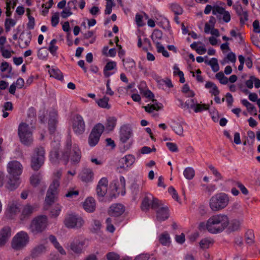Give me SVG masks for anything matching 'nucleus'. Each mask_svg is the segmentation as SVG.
Here are the masks:
<instances>
[{"instance_id": "6", "label": "nucleus", "mask_w": 260, "mask_h": 260, "mask_svg": "<svg viewBox=\"0 0 260 260\" xmlns=\"http://www.w3.org/2000/svg\"><path fill=\"white\" fill-rule=\"evenodd\" d=\"M28 234L25 231L18 232L12 238L11 245L13 249L20 251L24 249L29 242Z\"/></svg>"}, {"instance_id": "12", "label": "nucleus", "mask_w": 260, "mask_h": 260, "mask_svg": "<svg viewBox=\"0 0 260 260\" xmlns=\"http://www.w3.org/2000/svg\"><path fill=\"white\" fill-rule=\"evenodd\" d=\"M88 244V239L80 236L75 238L68 245V247L74 253L80 254L83 252L84 247L87 246Z\"/></svg>"}, {"instance_id": "51", "label": "nucleus", "mask_w": 260, "mask_h": 260, "mask_svg": "<svg viewBox=\"0 0 260 260\" xmlns=\"http://www.w3.org/2000/svg\"><path fill=\"white\" fill-rule=\"evenodd\" d=\"M155 44L157 52L161 53L164 57H169L170 56L169 53L161 43L157 42Z\"/></svg>"}, {"instance_id": "1", "label": "nucleus", "mask_w": 260, "mask_h": 260, "mask_svg": "<svg viewBox=\"0 0 260 260\" xmlns=\"http://www.w3.org/2000/svg\"><path fill=\"white\" fill-rule=\"evenodd\" d=\"M59 145V139L56 141L51 143L52 149L50 154V159L52 162H55L58 159H62L68 161L71 160L72 164L78 163L81 157V152L78 146L74 144L72 145L71 140L67 141L65 150L62 152V155L60 156L57 152V149Z\"/></svg>"}, {"instance_id": "41", "label": "nucleus", "mask_w": 260, "mask_h": 260, "mask_svg": "<svg viewBox=\"0 0 260 260\" xmlns=\"http://www.w3.org/2000/svg\"><path fill=\"white\" fill-rule=\"evenodd\" d=\"M100 137L94 135L90 132L88 139V143L90 147H94L98 144L99 142Z\"/></svg>"}, {"instance_id": "61", "label": "nucleus", "mask_w": 260, "mask_h": 260, "mask_svg": "<svg viewBox=\"0 0 260 260\" xmlns=\"http://www.w3.org/2000/svg\"><path fill=\"white\" fill-rule=\"evenodd\" d=\"M234 184L240 189V191L244 195L247 196L248 194V190L241 182L235 181L234 182Z\"/></svg>"}, {"instance_id": "18", "label": "nucleus", "mask_w": 260, "mask_h": 260, "mask_svg": "<svg viewBox=\"0 0 260 260\" xmlns=\"http://www.w3.org/2000/svg\"><path fill=\"white\" fill-rule=\"evenodd\" d=\"M117 118L115 116H107L104 123L105 132L109 133L112 132L116 126Z\"/></svg>"}, {"instance_id": "34", "label": "nucleus", "mask_w": 260, "mask_h": 260, "mask_svg": "<svg viewBox=\"0 0 260 260\" xmlns=\"http://www.w3.org/2000/svg\"><path fill=\"white\" fill-rule=\"evenodd\" d=\"M104 131H105L104 124L101 123H98L93 126L91 133L101 137Z\"/></svg>"}, {"instance_id": "35", "label": "nucleus", "mask_w": 260, "mask_h": 260, "mask_svg": "<svg viewBox=\"0 0 260 260\" xmlns=\"http://www.w3.org/2000/svg\"><path fill=\"white\" fill-rule=\"evenodd\" d=\"M109 98L107 96H104L103 98L96 100L98 105L102 108L109 109L111 107L109 104Z\"/></svg>"}, {"instance_id": "42", "label": "nucleus", "mask_w": 260, "mask_h": 260, "mask_svg": "<svg viewBox=\"0 0 260 260\" xmlns=\"http://www.w3.org/2000/svg\"><path fill=\"white\" fill-rule=\"evenodd\" d=\"M236 61V57L235 54L231 51L225 57L224 59L221 62V64L224 65L226 63L231 62L233 63H235Z\"/></svg>"}, {"instance_id": "60", "label": "nucleus", "mask_w": 260, "mask_h": 260, "mask_svg": "<svg viewBox=\"0 0 260 260\" xmlns=\"http://www.w3.org/2000/svg\"><path fill=\"white\" fill-rule=\"evenodd\" d=\"M106 224L107 231L112 233H113L115 231V228L112 224V220L111 218H108L106 219Z\"/></svg>"}, {"instance_id": "21", "label": "nucleus", "mask_w": 260, "mask_h": 260, "mask_svg": "<svg viewBox=\"0 0 260 260\" xmlns=\"http://www.w3.org/2000/svg\"><path fill=\"white\" fill-rule=\"evenodd\" d=\"M185 123L184 121L173 120L171 121L170 126L173 131L178 135L183 136V125Z\"/></svg>"}, {"instance_id": "7", "label": "nucleus", "mask_w": 260, "mask_h": 260, "mask_svg": "<svg viewBox=\"0 0 260 260\" xmlns=\"http://www.w3.org/2000/svg\"><path fill=\"white\" fill-rule=\"evenodd\" d=\"M47 225V217L46 215H39L31 220L28 229L33 234H37L44 231Z\"/></svg>"}, {"instance_id": "29", "label": "nucleus", "mask_w": 260, "mask_h": 260, "mask_svg": "<svg viewBox=\"0 0 260 260\" xmlns=\"http://www.w3.org/2000/svg\"><path fill=\"white\" fill-rule=\"evenodd\" d=\"M62 207L59 204H56L51 209L50 216L51 218H57L60 214Z\"/></svg>"}, {"instance_id": "8", "label": "nucleus", "mask_w": 260, "mask_h": 260, "mask_svg": "<svg viewBox=\"0 0 260 260\" xmlns=\"http://www.w3.org/2000/svg\"><path fill=\"white\" fill-rule=\"evenodd\" d=\"M63 223L68 229H79L84 225L85 221L80 215L71 213L66 216Z\"/></svg>"}, {"instance_id": "52", "label": "nucleus", "mask_w": 260, "mask_h": 260, "mask_svg": "<svg viewBox=\"0 0 260 260\" xmlns=\"http://www.w3.org/2000/svg\"><path fill=\"white\" fill-rule=\"evenodd\" d=\"M182 92L185 96L187 97H193L194 95V92L191 90L187 84H184L182 88Z\"/></svg>"}, {"instance_id": "36", "label": "nucleus", "mask_w": 260, "mask_h": 260, "mask_svg": "<svg viewBox=\"0 0 260 260\" xmlns=\"http://www.w3.org/2000/svg\"><path fill=\"white\" fill-rule=\"evenodd\" d=\"M205 62L211 67L214 72H217L219 70V66L217 58H212L210 60H206Z\"/></svg>"}, {"instance_id": "16", "label": "nucleus", "mask_w": 260, "mask_h": 260, "mask_svg": "<svg viewBox=\"0 0 260 260\" xmlns=\"http://www.w3.org/2000/svg\"><path fill=\"white\" fill-rule=\"evenodd\" d=\"M1 76L3 78H10L13 76L12 68L6 61L2 62L0 66Z\"/></svg>"}, {"instance_id": "24", "label": "nucleus", "mask_w": 260, "mask_h": 260, "mask_svg": "<svg viewBox=\"0 0 260 260\" xmlns=\"http://www.w3.org/2000/svg\"><path fill=\"white\" fill-rule=\"evenodd\" d=\"M84 210L87 212H93L95 209V201L92 197L87 198L83 204Z\"/></svg>"}, {"instance_id": "37", "label": "nucleus", "mask_w": 260, "mask_h": 260, "mask_svg": "<svg viewBox=\"0 0 260 260\" xmlns=\"http://www.w3.org/2000/svg\"><path fill=\"white\" fill-rule=\"evenodd\" d=\"M56 116L57 114L55 112H53L52 115H50V119L49 120V129L51 133L54 131L55 129V124L56 123Z\"/></svg>"}, {"instance_id": "30", "label": "nucleus", "mask_w": 260, "mask_h": 260, "mask_svg": "<svg viewBox=\"0 0 260 260\" xmlns=\"http://www.w3.org/2000/svg\"><path fill=\"white\" fill-rule=\"evenodd\" d=\"M205 88L209 89V92L214 96L219 94V90L217 86L212 82H207L205 84Z\"/></svg>"}, {"instance_id": "40", "label": "nucleus", "mask_w": 260, "mask_h": 260, "mask_svg": "<svg viewBox=\"0 0 260 260\" xmlns=\"http://www.w3.org/2000/svg\"><path fill=\"white\" fill-rule=\"evenodd\" d=\"M50 77L61 80L63 79V76L61 71L57 68H52L49 70Z\"/></svg>"}, {"instance_id": "43", "label": "nucleus", "mask_w": 260, "mask_h": 260, "mask_svg": "<svg viewBox=\"0 0 260 260\" xmlns=\"http://www.w3.org/2000/svg\"><path fill=\"white\" fill-rule=\"evenodd\" d=\"M193 106V110L196 113L201 112L209 109V106L205 104H198L196 102Z\"/></svg>"}, {"instance_id": "46", "label": "nucleus", "mask_w": 260, "mask_h": 260, "mask_svg": "<svg viewBox=\"0 0 260 260\" xmlns=\"http://www.w3.org/2000/svg\"><path fill=\"white\" fill-rule=\"evenodd\" d=\"M195 175L194 169L191 167L186 168L183 171L184 177L188 180L192 179Z\"/></svg>"}, {"instance_id": "55", "label": "nucleus", "mask_w": 260, "mask_h": 260, "mask_svg": "<svg viewBox=\"0 0 260 260\" xmlns=\"http://www.w3.org/2000/svg\"><path fill=\"white\" fill-rule=\"evenodd\" d=\"M196 101L194 99H188L184 104L180 105V107L184 109H193V106L192 105H194Z\"/></svg>"}, {"instance_id": "15", "label": "nucleus", "mask_w": 260, "mask_h": 260, "mask_svg": "<svg viewBox=\"0 0 260 260\" xmlns=\"http://www.w3.org/2000/svg\"><path fill=\"white\" fill-rule=\"evenodd\" d=\"M19 211V205L17 201H13L9 203L6 211L7 216L9 218H14Z\"/></svg>"}, {"instance_id": "57", "label": "nucleus", "mask_w": 260, "mask_h": 260, "mask_svg": "<svg viewBox=\"0 0 260 260\" xmlns=\"http://www.w3.org/2000/svg\"><path fill=\"white\" fill-rule=\"evenodd\" d=\"M60 182L59 180H53L48 190L58 193L57 189L59 186Z\"/></svg>"}, {"instance_id": "33", "label": "nucleus", "mask_w": 260, "mask_h": 260, "mask_svg": "<svg viewBox=\"0 0 260 260\" xmlns=\"http://www.w3.org/2000/svg\"><path fill=\"white\" fill-rule=\"evenodd\" d=\"M162 104L161 103H157L156 101H153V104L151 105H148L145 106V111L151 113L154 111H158L162 108Z\"/></svg>"}, {"instance_id": "54", "label": "nucleus", "mask_w": 260, "mask_h": 260, "mask_svg": "<svg viewBox=\"0 0 260 260\" xmlns=\"http://www.w3.org/2000/svg\"><path fill=\"white\" fill-rule=\"evenodd\" d=\"M56 42L57 40L56 39H53L50 41L49 45L48 50L53 55H55L56 52L58 49V47L55 45Z\"/></svg>"}, {"instance_id": "13", "label": "nucleus", "mask_w": 260, "mask_h": 260, "mask_svg": "<svg viewBox=\"0 0 260 260\" xmlns=\"http://www.w3.org/2000/svg\"><path fill=\"white\" fill-rule=\"evenodd\" d=\"M72 128L77 135H80L84 133L85 124L81 116L77 115L74 118L72 122Z\"/></svg>"}, {"instance_id": "14", "label": "nucleus", "mask_w": 260, "mask_h": 260, "mask_svg": "<svg viewBox=\"0 0 260 260\" xmlns=\"http://www.w3.org/2000/svg\"><path fill=\"white\" fill-rule=\"evenodd\" d=\"M156 210V218L158 221H164L169 216L168 207L161 201V205L157 207Z\"/></svg>"}, {"instance_id": "17", "label": "nucleus", "mask_w": 260, "mask_h": 260, "mask_svg": "<svg viewBox=\"0 0 260 260\" xmlns=\"http://www.w3.org/2000/svg\"><path fill=\"white\" fill-rule=\"evenodd\" d=\"M108 180L106 177L101 178L98 182L96 192L99 197H103L107 191Z\"/></svg>"}, {"instance_id": "49", "label": "nucleus", "mask_w": 260, "mask_h": 260, "mask_svg": "<svg viewBox=\"0 0 260 260\" xmlns=\"http://www.w3.org/2000/svg\"><path fill=\"white\" fill-rule=\"evenodd\" d=\"M158 84L159 87L162 88H164V86L169 88L173 87L172 81L169 78L160 79L158 81Z\"/></svg>"}, {"instance_id": "45", "label": "nucleus", "mask_w": 260, "mask_h": 260, "mask_svg": "<svg viewBox=\"0 0 260 260\" xmlns=\"http://www.w3.org/2000/svg\"><path fill=\"white\" fill-rule=\"evenodd\" d=\"M241 103L243 105L245 106L247 108V110L251 114H256V110L255 108L254 107V106L249 103L247 100L246 99H243L241 100Z\"/></svg>"}, {"instance_id": "9", "label": "nucleus", "mask_w": 260, "mask_h": 260, "mask_svg": "<svg viewBox=\"0 0 260 260\" xmlns=\"http://www.w3.org/2000/svg\"><path fill=\"white\" fill-rule=\"evenodd\" d=\"M45 160V150L43 148L36 149L31 156L30 166L35 171L39 170L44 164Z\"/></svg>"}, {"instance_id": "20", "label": "nucleus", "mask_w": 260, "mask_h": 260, "mask_svg": "<svg viewBox=\"0 0 260 260\" xmlns=\"http://www.w3.org/2000/svg\"><path fill=\"white\" fill-rule=\"evenodd\" d=\"M37 210L36 208L34 206L27 204L24 206L21 211L20 216V219L23 221L28 218L34 212Z\"/></svg>"}, {"instance_id": "56", "label": "nucleus", "mask_w": 260, "mask_h": 260, "mask_svg": "<svg viewBox=\"0 0 260 260\" xmlns=\"http://www.w3.org/2000/svg\"><path fill=\"white\" fill-rule=\"evenodd\" d=\"M48 55V50L45 47L41 48L38 51V57L40 59H46Z\"/></svg>"}, {"instance_id": "32", "label": "nucleus", "mask_w": 260, "mask_h": 260, "mask_svg": "<svg viewBox=\"0 0 260 260\" xmlns=\"http://www.w3.org/2000/svg\"><path fill=\"white\" fill-rule=\"evenodd\" d=\"M200 42H193L190 45V47L196 51L200 55L205 54L206 51V48L204 45H199Z\"/></svg>"}, {"instance_id": "2", "label": "nucleus", "mask_w": 260, "mask_h": 260, "mask_svg": "<svg viewBox=\"0 0 260 260\" xmlns=\"http://www.w3.org/2000/svg\"><path fill=\"white\" fill-rule=\"evenodd\" d=\"M229 225V217L223 213L215 214L210 216L206 223L200 224V229H206L210 233L219 234L228 228Z\"/></svg>"}, {"instance_id": "27", "label": "nucleus", "mask_w": 260, "mask_h": 260, "mask_svg": "<svg viewBox=\"0 0 260 260\" xmlns=\"http://www.w3.org/2000/svg\"><path fill=\"white\" fill-rule=\"evenodd\" d=\"M116 63L114 61L108 62L104 69V74L106 77H109L114 74V72H111L116 69Z\"/></svg>"}, {"instance_id": "62", "label": "nucleus", "mask_w": 260, "mask_h": 260, "mask_svg": "<svg viewBox=\"0 0 260 260\" xmlns=\"http://www.w3.org/2000/svg\"><path fill=\"white\" fill-rule=\"evenodd\" d=\"M106 6L105 13L106 14H110L112 12V7L113 6V0H106Z\"/></svg>"}, {"instance_id": "39", "label": "nucleus", "mask_w": 260, "mask_h": 260, "mask_svg": "<svg viewBox=\"0 0 260 260\" xmlns=\"http://www.w3.org/2000/svg\"><path fill=\"white\" fill-rule=\"evenodd\" d=\"M159 240L160 243L164 246H169L171 243V238L168 233H163L159 237Z\"/></svg>"}, {"instance_id": "31", "label": "nucleus", "mask_w": 260, "mask_h": 260, "mask_svg": "<svg viewBox=\"0 0 260 260\" xmlns=\"http://www.w3.org/2000/svg\"><path fill=\"white\" fill-rule=\"evenodd\" d=\"M213 240L209 238H205L202 239L199 242L200 247L202 249L209 248L212 246Z\"/></svg>"}, {"instance_id": "50", "label": "nucleus", "mask_w": 260, "mask_h": 260, "mask_svg": "<svg viewBox=\"0 0 260 260\" xmlns=\"http://www.w3.org/2000/svg\"><path fill=\"white\" fill-rule=\"evenodd\" d=\"M42 179V176L40 173L33 174L30 178V183L34 186H37Z\"/></svg>"}, {"instance_id": "4", "label": "nucleus", "mask_w": 260, "mask_h": 260, "mask_svg": "<svg viewBox=\"0 0 260 260\" xmlns=\"http://www.w3.org/2000/svg\"><path fill=\"white\" fill-rule=\"evenodd\" d=\"M35 129L32 123L21 122L18 127V135L20 142L25 145H30L34 140L32 133Z\"/></svg>"}, {"instance_id": "48", "label": "nucleus", "mask_w": 260, "mask_h": 260, "mask_svg": "<svg viewBox=\"0 0 260 260\" xmlns=\"http://www.w3.org/2000/svg\"><path fill=\"white\" fill-rule=\"evenodd\" d=\"M125 179L123 176H120L119 178V180L118 181V186L115 187V190L118 193H119L120 192L118 191L119 189H121V195L123 196L125 194V191H123V190L125 188Z\"/></svg>"}, {"instance_id": "25", "label": "nucleus", "mask_w": 260, "mask_h": 260, "mask_svg": "<svg viewBox=\"0 0 260 260\" xmlns=\"http://www.w3.org/2000/svg\"><path fill=\"white\" fill-rule=\"evenodd\" d=\"M49 241L53 245L54 248L56 249L57 252L62 255H66L67 254L66 251L63 247L57 241L56 237L53 235H50L48 238Z\"/></svg>"}, {"instance_id": "5", "label": "nucleus", "mask_w": 260, "mask_h": 260, "mask_svg": "<svg viewBox=\"0 0 260 260\" xmlns=\"http://www.w3.org/2000/svg\"><path fill=\"white\" fill-rule=\"evenodd\" d=\"M230 203V197L224 192H220L213 196L209 202V206L213 211H219L226 208Z\"/></svg>"}, {"instance_id": "64", "label": "nucleus", "mask_w": 260, "mask_h": 260, "mask_svg": "<svg viewBox=\"0 0 260 260\" xmlns=\"http://www.w3.org/2000/svg\"><path fill=\"white\" fill-rule=\"evenodd\" d=\"M108 260H119L120 259L119 255L114 252H110L106 255Z\"/></svg>"}, {"instance_id": "59", "label": "nucleus", "mask_w": 260, "mask_h": 260, "mask_svg": "<svg viewBox=\"0 0 260 260\" xmlns=\"http://www.w3.org/2000/svg\"><path fill=\"white\" fill-rule=\"evenodd\" d=\"M216 78L222 84H226L228 82V79L226 77L222 72H219L216 74Z\"/></svg>"}, {"instance_id": "23", "label": "nucleus", "mask_w": 260, "mask_h": 260, "mask_svg": "<svg viewBox=\"0 0 260 260\" xmlns=\"http://www.w3.org/2000/svg\"><path fill=\"white\" fill-rule=\"evenodd\" d=\"M124 211V206L120 204H115L111 205L109 210V214L112 216L121 215Z\"/></svg>"}, {"instance_id": "22", "label": "nucleus", "mask_w": 260, "mask_h": 260, "mask_svg": "<svg viewBox=\"0 0 260 260\" xmlns=\"http://www.w3.org/2000/svg\"><path fill=\"white\" fill-rule=\"evenodd\" d=\"M93 172L91 169L85 168L80 172L79 177L82 181L88 182L93 180Z\"/></svg>"}, {"instance_id": "11", "label": "nucleus", "mask_w": 260, "mask_h": 260, "mask_svg": "<svg viewBox=\"0 0 260 260\" xmlns=\"http://www.w3.org/2000/svg\"><path fill=\"white\" fill-rule=\"evenodd\" d=\"M133 135L132 128L129 125L125 124L120 127L119 140L122 144L128 142L127 149L129 148L133 144L132 138Z\"/></svg>"}, {"instance_id": "47", "label": "nucleus", "mask_w": 260, "mask_h": 260, "mask_svg": "<svg viewBox=\"0 0 260 260\" xmlns=\"http://www.w3.org/2000/svg\"><path fill=\"white\" fill-rule=\"evenodd\" d=\"M148 19V16L144 13L143 14H137L136 15V22L139 26H143L145 24L144 18Z\"/></svg>"}, {"instance_id": "44", "label": "nucleus", "mask_w": 260, "mask_h": 260, "mask_svg": "<svg viewBox=\"0 0 260 260\" xmlns=\"http://www.w3.org/2000/svg\"><path fill=\"white\" fill-rule=\"evenodd\" d=\"M57 194V193L48 190L45 198L46 203L48 205L52 204L55 201Z\"/></svg>"}, {"instance_id": "3", "label": "nucleus", "mask_w": 260, "mask_h": 260, "mask_svg": "<svg viewBox=\"0 0 260 260\" xmlns=\"http://www.w3.org/2000/svg\"><path fill=\"white\" fill-rule=\"evenodd\" d=\"M7 169L10 176L8 188L10 190H14L20 184L19 176L22 173V165L17 160L11 161L8 164Z\"/></svg>"}, {"instance_id": "26", "label": "nucleus", "mask_w": 260, "mask_h": 260, "mask_svg": "<svg viewBox=\"0 0 260 260\" xmlns=\"http://www.w3.org/2000/svg\"><path fill=\"white\" fill-rule=\"evenodd\" d=\"M121 162L123 164L122 168H131L136 161V157L132 154L126 155L121 158Z\"/></svg>"}, {"instance_id": "19", "label": "nucleus", "mask_w": 260, "mask_h": 260, "mask_svg": "<svg viewBox=\"0 0 260 260\" xmlns=\"http://www.w3.org/2000/svg\"><path fill=\"white\" fill-rule=\"evenodd\" d=\"M11 236V229L9 227H5L0 231V247H3L8 241Z\"/></svg>"}, {"instance_id": "38", "label": "nucleus", "mask_w": 260, "mask_h": 260, "mask_svg": "<svg viewBox=\"0 0 260 260\" xmlns=\"http://www.w3.org/2000/svg\"><path fill=\"white\" fill-rule=\"evenodd\" d=\"M46 250V247L44 244L41 243L35 246L32 251V254L34 256H37L45 252Z\"/></svg>"}, {"instance_id": "28", "label": "nucleus", "mask_w": 260, "mask_h": 260, "mask_svg": "<svg viewBox=\"0 0 260 260\" xmlns=\"http://www.w3.org/2000/svg\"><path fill=\"white\" fill-rule=\"evenodd\" d=\"M242 221L239 219H233L229 221V225L228 227L229 231L231 232L237 231L240 229Z\"/></svg>"}, {"instance_id": "53", "label": "nucleus", "mask_w": 260, "mask_h": 260, "mask_svg": "<svg viewBox=\"0 0 260 260\" xmlns=\"http://www.w3.org/2000/svg\"><path fill=\"white\" fill-rule=\"evenodd\" d=\"M162 32L161 31L156 29L154 30L151 35V38L154 42V43H156L157 42H159V41L162 38Z\"/></svg>"}, {"instance_id": "58", "label": "nucleus", "mask_w": 260, "mask_h": 260, "mask_svg": "<svg viewBox=\"0 0 260 260\" xmlns=\"http://www.w3.org/2000/svg\"><path fill=\"white\" fill-rule=\"evenodd\" d=\"M16 23V21L12 19L7 18L5 21V26L7 31H9L11 28Z\"/></svg>"}, {"instance_id": "10", "label": "nucleus", "mask_w": 260, "mask_h": 260, "mask_svg": "<svg viewBox=\"0 0 260 260\" xmlns=\"http://www.w3.org/2000/svg\"><path fill=\"white\" fill-rule=\"evenodd\" d=\"M161 205V201L154 198L153 196L149 192L145 193V196L142 200L141 204V209L144 211H147L151 207L153 209H156L157 207Z\"/></svg>"}, {"instance_id": "63", "label": "nucleus", "mask_w": 260, "mask_h": 260, "mask_svg": "<svg viewBox=\"0 0 260 260\" xmlns=\"http://www.w3.org/2000/svg\"><path fill=\"white\" fill-rule=\"evenodd\" d=\"M101 228V222L99 220H94L91 224V230L94 232H96L100 230Z\"/></svg>"}]
</instances>
